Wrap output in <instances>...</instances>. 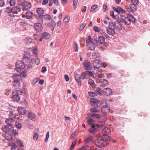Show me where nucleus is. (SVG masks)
Returning a JSON list of instances; mask_svg holds the SVG:
<instances>
[{
  "instance_id": "a18cd8bd",
  "label": "nucleus",
  "mask_w": 150,
  "mask_h": 150,
  "mask_svg": "<svg viewBox=\"0 0 150 150\" xmlns=\"http://www.w3.org/2000/svg\"><path fill=\"white\" fill-rule=\"evenodd\" d=\"M34 61L37 65H38L39 64L40 62V59L37 56H36L35 57V59H34Z\"/></svg>"
},
{
  "instance_id": "a211bd4d",
  "label": "nucleus",
  "mask_w": 150,
  "mask_h": 150,
  "mask_svg": "<svg viewBox=\"0 0 150 150\" xmlns=\"http://www.w3.org/2000/svg\"><path fill=\"white\" fill-rule=\"evenodd\" d=\"M102 111L103 112L109 113L110 112V108L107 105H104L101 108Z\"/></svg>"
},
{
  "instance_id": "393cba45",
  "label": "nucleus",
  "mask_w": 150,
  "mask_h": 150,
  "mask_svg": "<svg viewBox=\"0 0 150 150\" xmlns=\"http://www.w3.org/2000/svg\"><path fill=\"white\" fill-rule=\"evenodd\" d=\"M42 35V38L45 39H49L51 37L50 34L46 32L43 33Z\"/></svg>"
},
{
  "instance_id": "4be33fe9",
  "label": "nucleus",
  "mask_w": 150,
  "mask_h": 150,
  "mask_svg": "<svg viewBox=\"0 0 150 150\" xmlns=\"http://www.w3.org/2000/svg\"><path fill=\"white\" fill-rule=\"evenodd\" d=\"M136 5H132V6H130V8H129L127 10L130 13L132 12H135L137 10V7L136 6Z\"/></svg>"
},
{
  "instance_id": "1a4fd4ad",
  "label": "nucleus",
  "mask_w": 150,
  "mask_h": 150,
  "mask_svg": "<svg viewBox=\"0 0 150 150\" xmlns=\"http://www.w3.org/2000/svg\"><path fill=\"white\" fill-rule=\"evenodd\" d=\"M21 4H18L16 6L13 7V13L17 14L18 12H21Z\"/></svg>"
},
{
  "instance_id": "f03ea898",
  "label": "nucleus",
  "mask_w": 150,
  "mask_h": 150,
  "mask_svg": "<svg viewBox=\"0 0 150 150\" xmlns=\"http://www.w3.org/2000/svg\"><path fill=\"white\" fill-rule=\"evenodd\" d=\"M116 29L115 25L114 23L110 22L109 24V28L106 29L107 33L110 35L114 36L116 34L115 29Z\"/></svg>"
},
{
  "instance_id": "c9c22d12",
  "label": "nucleus",
  "mask_w": 150,
  "mask_h": 150,
  "mask_svg": "<svg viewBox=\"0 0 150 150\" xmlns=\"http://www.w3.org/2000/svg\"><path fill=\"white\" fill-rule=\"evenodd\" d=\"M91 104L93 103H100V101L96 99L93 98L91 99Z\"/></svg>"
},
{
  "instance_id": "e433bc0d",
  "label": "nucleus",
  "mask_w": 150,
  "mask_h": 150,
  "mask_svg": "<svg viewBox=\"0 0 150 150\" xmlns=\"http://www.w3.org/2000/svg\"><path fill=\"white\" fill-rule=\"evenodd\" d=\"M6 10L5 11V12L6 13H13V8H11L10 7H7L6 8Z\"/></svg>"
},
{
  "instance_id": "aec40b11",
  "label": "nucleus",
  "mask_w": 150,
  "mask_h": 150,
  "mask_svg": "<svg viewBox=\"0 0 150 150\" xmlns=\"http://www.w3.org/2000/svg\"><path fill=\"white\" fill-rule=\"evenodd\" d=\"M90 117L97 120H99L101 117V115L100 114L93 113L90 115Z\"/></svg>"
},
{
  "instance_id": "a878e982",
  "label": "nucleus",
  "mask_w": 150,
  "mask_h": 150,
  "mask_svg": "<svg viewBox=\"0 0 150 150\" xmlns=\"http://www.w3.org/2000/svg\"><path fill=\"white\" fill-rule=\"evenodd\" d=\"M110 15L112 17L113 19H117L118 17H120V16H123V15H118L117 14L115 15H114V12L113 11H110Z\"/></svg>"
},
{
  "instance_id": "13d9d810",
  "label": "nucleus",
  "mask_w": 150,
  "mask_h": 150,
  "mask_svg": "<svg viewBox=\"0 0 150 150\" xmlns=\"http://www.w3.org/2000/svg\"><path fill=\"white\" fill-rule=\"evenodd\" d=\"M38 136L39 135L37 133H35L33 136V139L35 140H36L38 139Z\"/></svg>"
},
{
  "instance_id": "423d86ee",
  "label": "nucleus",
  "mask_w": 150,
  "mask_h": 150,
  "mask_svg": "<svg viewBox=\"0 0 150 150\" xmlns=\"http://www.w3.org/2000/svg\"><path fill=\"white\" fill-rule=\"evenodd\" d=\"M22 11H24L30 9L32 5L31 3L29 2L24 1L21 4Z\"/></svg>"
},
{
  "instance_id": "ea45409f",
  "label": "nucleus",
  "mask_w": 150,
  "mask_h": 150,
  "mask_svg": "<svg viewBox=\"0 0 150 150\" xmlns=\"http://www.w3.org/2000/svg\"><path fill=\"white\" fill-rule=\"evenodd\" d=\"M111 132L110 129L109 128H104L102 130V133H109Z\"/></svg>"
},
{
  "instance_id": "f8f14e48",
  "label": "nucleus",
  "mask_w": 150,
  "mask_h": 150,
  "mask_svg": "<svg viewBox=\"0 0 150 150\" xmlns=\"http://www.w3.org/2000/svg\"><path fill=\"white\" fill-rule=\"evenodd\" d=\"M16 92L15 93L13 92V99L14 101L18 102L20 100V98L19 96L18 92L16 90Z\"/></svg>"
},
{
  "instance_id": "37998d69",
  "label": "nucleus",
  "mask_w": 150,
  "mask_h": 150,
  "mask_svg": "<svg viewBox=\"0 0 150 150\" xmlns=\"http://www.w3.org/2000/svg\"><path fill=\"white\" fill-rule=\"evenodd\" d=\"M9 145L12 146L11 150H13V149H16V147L18 148V146H16L15 144L13 142H11Z\"/></svg>"
},
{
  "instance_id": "58836bf2",
  "label": "nucleus",
  "mask_w": 150,
  "mask_h": 150,
  "mask_svg": "<svg viewBox=\"0 0 150 150\" xmlns=\"http://www.w3.org/2000/svg\"><path fill=\"white\" fill-rule=\"evenodd\" d=\"M90 111L91 112H99L97 108H91Z\"/></svg>"
},
{
  "instance_id": "f257e3e1",
  "label": "nucleus",
  "mask_w": 150,
  "mask_h": 150,
  "mask_svg": "<svg viewBox=\"0 0 150 150\" xmlns=\"http://www.w3.org/2000/svg\"><path fill=\"white\" fill-rule=\"evenodd\" d=\"M117 21L114 22L116 29L119 30H122V25H128L131 24V22L135 21V18L131 14L127 15L126 16H120L116 19Z\"/></svg>"
},
{
  "instance_id": "603ef678",
  "label": "nucleus",
  "mask_w": 150,
  "mask_h": 150,
  "mask_svg": "<svg viewBox=\"0 0 150 150\" xmlns=\"http://www.w3.org/2000/svg\"><path fill=\"white\" fill-rule=\"evenodd\" d=\"M88 94L90 96L92 97H94L95 96H96V95L95 93H93L92 92H88Z\"/></svg>"
},
{
  "instance_id": "9b49d317",
  "label": "nucleus",
  "mask_w": 150,
  "mask_h": 150,
  "mask_svg": "<svg viewBox=\"0 0 150 150\" xmlns=\"http://www.w3.org/2000/svg\"><path fill=\"white\" fill-rule=\"evenodd\" d=\"M34 28L37 32H40L43 29L42 24L39 23H36L35 24Z\"/></svg>"
},
{
  "instance_id": "b1692460",
  "label": "nucleus",
  "mask_w": 150,
  "mask_h": 150,
  "mask_svg": "<svg viewBox=\"0 0 150 150\" xmlns=\"http://www.w3.org/2000/svg\"><path fill=\"white\" fill-rule=\"evenodd\" d=\"M35 115L33 112H30L28 113V118L32 120H34L35 119Z\"/></svg>"
},
{
  "instance_id": "c85d7f7f",
  "label": "nucleus",
  "mask_w": 150,
  "mask_h": 150,
  "mask_svg": "<svg viewBox=\"0 0 150 150\" xmlns=\"http://www.w3.org/2000/svg\"><path fill=\"white\" fill-rule=\"evenodd\" d=\"M95 92L96 95L97 94L99 95H101L103 93V91L102 90L99 88H96L95 91Z\"/></svg>"
},
{
  "instance_id": "8fccbe9b",
  "label": "nucleus",
  "mask_w": 150,
  "mask_h": 150,
  "mask_svg": "<svg viewBox=\"0 0 150 150\" xmlns=\"http://www.w3.org/2000/svg\"><path fill=\"white\" fill-rule=\"evenodd\" d=\"M50 132H49L48 131L47 132L46 134V136L45 138V142H47L48 140V138L50 136Z\"/></svg>"
},
{
  "instance_id": "de8ad7c7",
  "label": "nucleus",
  "mask_w": 150,
  "mask_h": 150,
  "mask_svg": "<svg viewBox=\"0 0 150 150\" xmlns=\"http://www.w3.org/2000/svg\"><path fill=\"white\" fill-rule=\"evenodd\" d=\"M120 6H118L117 8H116L115 7H112L113 9L115 12H117V13L119 14V9Z\"/></svg>"
},
{
  "instance_id": "338daca9",
  "label": "nucleus",
  "mask_w": 150,
  "mask_h": 150,
  "mask_svg": "<svg viewBox=\"0 0 150 150\" xmlns=\"http://www.w3.org/2000/svg\"><path fill=\"white\" fill-rule=\"evenodd\" d=\"M47 71V68L45 66H43L42 67V69L41 70V72L42 73H44L46 71Z\"/></svg>"
},
{
  "instance_id": "bb28decb",
  "label": "nucleus",
  "mask_w": 150,
  "mask_h": 150,
  "mask_svg": "<svg viewBox=\"0 0 150 150\" xmlns=\"http://www.w3.org/2000/svg\"><path fill=\"white\" fill-rule=\"evenodd\" d=\"M44 9L41 8H39L37 9V12L39 16H42L44 14Z\"/></svg>"
},
{
  "instance_id": "dca6fc26",
  "label": "nucleus",
  "mask_w": 150,
  "mask_h": 150,
  "mask_svg": "<svg viewBox=\"0 0 150 150\" xmlns=\"http://www.w3.org/2000/svg\"><path fill=\"white\" fill-rule=\"evenodd\" d=\"M56 25L55 22L53 20L51 21L50 22L47 24V26L50 28L52 31L54 30V28L56 26Z\"/></svg>"
},
{
  "instance_id": "2eb2a0df",
  "label": "nucleus",
  "mask_w": 150,
  "mask_h": 150,
  "mask_svg": "<svg viewBox=\"0 0 150 150\" xmlns=\"http://www.w3.org/2000/svg\"><path fill=\"white\" fill-rule=\"evenodd\" d=\"M103 143V142L100 137L95 141V145L99 147H100Z\"/></svg>"
},
{
  "instance_id": "3c124183",
  "label": "nucleus",
  "mask_w": 150,
  "mask_h": 150,
  "mask_svg": "<svg viewBox=\"0 0 150 150\" xmlns=\"http://www.w3.org/2000/svg\"><path fill=\"white\" fill-rule=\"evenodd\" d=\"M76 144V142L75 141H74L72 142L71 145L70 146V149L71 150H72L74 148Z\"/></svg>"
},
{
  "instance_id": "ddd939ff",
  "label": "nucleus",
  "mask_w": 150,
  "mask_h": 150,
  "mask_svg": "<svg viewBox=\"0 0 150 150\" xmlns=\"http://www.w3.org/2000/svg\"><path fill=\"white\" fill-rule=\"evenodd\" d=\"M112 93V90L110 88H106L103 89V93L107 96L111 95Z\"/></svg>"
},
{
  "instance_id": "473e14b6",
  "label": "nucleus",
  "mask_w": 150,
  "mask_h": 150,
  "mask_svg": "<svg viewBox=\"0 0 150 150\" xmlns=\"http://www.w3.org/2000/svg\"><path fill=\"white\" fill-rule=\"evenodd\" d=\"M95 42V41L91 43L90 44H89L88 45L90 50H93L95 49L96 47L94 43Z\"/></svg>"
},
{
  "instance_id": "72a5a7b5",
  "label": "nucleus",
  "mask_w": 150,
  "mask_h": 150,
  "mask_svg": "<svg viewBox=\"0 0 150 150\" xmlns=\"http://www.w3.org/2000/svg\"><path fill=\"white\" fill-rule=\"evenodd\" d=\"M33 40L32 38L29 37H26L25 38V41L26 43L28 45L32 42Z\"/></svg>"
},
{
  "instance_id": "f3484780",
  "label": "nucleus",
  "mask_w": 150,
  "mask_h": 150,
  "mask_svg": "<svg viewBox=\"0 0 150 150\" xmlns=\"http://www.w3.org/2000/svg\"><path fill=\"white\" fill-rule=\"evenodd\" d=\"M95 41V42L97 43L98 42L97 40L95 39H92L91 37L90 36H88L86 38V42L87 44V45L90 44L93 42Z\"/></svg>"
},
{
  "instance_id": "6ab92c4d",
  "label": "nucleus",
  "mask_w": 150,
  "mask_h": 150,
  "mask_svg": "<svg viewBox=\"0 0 150 150\" xmlns=\"http://www.w3.org/2000/svg\"><path fill=\"white\" fill-rule=\"evenodd\" d=\"M18 110L19 114L22 115L25 114L26 113V110L25 108H18Z\"/></svg>"
},
{
  "instance_id": "69168bd1",
  "label": "nucleus",
  "mask_w": 150,
  "mask_h": 150,
  "mask_svg": "<svg viewBox=\"0 0 150 150\" xmlns=\"http://www.w3.org/2000/svg\"><path fill=\"white\" fill-rule=\"evenodd\" d=\"M94 83V82L93 80L91 79H89L88 83L89 85H93Z\"/></svg>"
},
{
  "instance_id": "7c9ffc66",
  "label": "nucleus",
  "mask_w": 150,
  "mask_h": 150,
  "mask_svg": "<svg viewBox=\"0 0 150 150\" xmlns=\"http://www.w3.org/2000/svg\"><path fill=\"white\" fill-rule=\"evenodd\" d=\"M98 39V42L101 44H102L104 43L105 38L103 36H99Z\"/></svg>"
},
{
  "instance_id": "f704fd0d",
  "label": "nucleus",
  "mask_w": 150,
  "mask_h": 150,
  "mask_svg": "<svg viewBox=\"0 0 150 150\" xmlns=\"http://www.w3.org/2000/svg\"><path fill=\"white\" fill-rule=\"evenodd\" d=\"M51 18V16L49 15V14H46L45 15H44L43 16V17H42V21H43L42 19L43 18V19L45 20V21H47L50 20Z\"/></svg>"
},
{
  "instance_id": "7ed1b4c3",
  "label": "nucleus",
  "mask_w": 150,
  "mask_h": 150,
  "mask_svg": "<svg viewBox=\"0 0 150 150\" xmlns=\"http://www.w3.org/2000/svg\"><path fill=\"white\" fill-rule=\"evenodd\" d=\"M100 128V126L99 124H92L91 127L88 130L90 133L94 134L99 131Z\"/></svg>"
},
{
  "instance_id": "774afa93",
  "label": "nucleus",
  "mask_w": 150,
  "mask_h": 150,
  "mask_svg": "<svg viewBox=\"0 0 150 150\" xmlns=\"http://www.w3.org/2000/svg\"><path fill=\"white\" fill-rule=\"evenodd\" d=\"M86 74V73H85L83 72L81 75L80 76V78L81 79H84V78Z\"/></svg>"
},
{
  "instance_id": "20e7f679",
  "label": "nucleus",
  "mask_w": 150,
  "mask_h": 150,
  "mask_svg": "<svg viewBox=\"0 0 150 150\" xmlns=\"http://www.w3.org/2000/svg\"><path fill=\"white\" fill-rule=\"evenodd\" d=\"M26 62L23 61H18L16 64V70L17 72H19L21 70L24 68Z\"/></svg>"
},
{
  "instance_id": "bf43d9fd",
  "label": "nucleus",
  "mask_w": 150,
  "mask_h": 150,
  "mask_svg": "<svg viewBox=\"0 0 150 150\" xmlns=\"http://www.w3.org/2000/svg\"><path fill=\"white\" fill-rule=\"evenodd\" d=\"M76 81L78 83V85L79 86H81V81L80 80V78H79V79H75Z\"/></svg>"
},
{
  "instance_id": "9d476101",
  "label": "nucleus",
  "mask_w": 150,
  "mask_h": 150,
  "mask_svg": "<svg viewBox=\"0 0 150 150\" xmlns=\"http://www.w3.org/2000/svg\"><path fill=\"white\" fill-rule=\"evenodd\" d=\"M100 137L101 139L104 142H108L110 140V137L106 134L102 133V134L100 136Z\"/></svg>"
},
{
  "instance_id": "4d7b16f0",
  "label": "nucleus",
  "mask_w": 150,
  "mask_h": 150,
  "mask_svg": "<svg viewBox=\"0 0 150 150\" xmlns=\"http://www.w3.org/2000/svg\"><path fill=\"white\" fill-rule=\"evenodd\" d=\"M13 116L14 119L19 120L21 117V116L19 115H13Z\"/></svg>"
},
{
  "instance_id": "0eeeda50",
  "label": "nucleus",
  "mask_w": 150,
  "mask_h": 150,
  "mask_svg": "<svg viewBox=\"0 0 150 150\" xmlns=\"http://www.w3.org/2000/svg\"><path fill=\"white\" fill-rule=\"evenodd\" d=\"M93 64L94 66L95 70H98V69L102 67V62L98 59L93 61Z\"/></svg>"
},
{
  "instance_id": "0e129e2a",
  "label": "nucleus",
  "mask_w": 150,
  "mask_h": 150,
  "mask_svg": "<svg viewBox=\"0 0 150 150\" xmlns=\"http://www.w3.org/2000/svg\"><path fill=\"white\" fill-rule=\"evenodd\" d=\"M5 4L4 0H0V7L3 6Z\"/></svg>"
},
{
  "instance_id": "4468645a",
  "label": "nucleus",
  "mask_w": 150,
  "mask_h": 150,
  "mask_svg": "<svg viewBox=\"0 0 150 150\" xmlns=\"http://www.w3.org/2000/svg\"><path fill=\"white\" fill-rule=\"evenodd\" d=\"M12 127H10L8 126V125H6L4 127H3L1 128V129L5 133H10V131H11Z\"/></svg>"
},
{
  "instance_id": "cd10ccee",
  "label": "nucleus",
  "mask_w": 150,
  "mask_h": 150,
  "mask_svg": "<svg viewBox=\"0 0 150 150\" xmlns=\"http://www.w3.org/2000/svg\"><path fill=\"white\" fill-rule=\"evenodd\" d=\"M17 90L18 92V93H19V94H23V95H25L26 94L28 93V91H27V90L25 88H23L21 90Z\"/></svg>"
},
{
  "instance_id": "864d4df0",
  "label": "nucleus",
  "mask_w": 150,
  "mask_h": 150,
  "mask_svg": "<svg viewBox=\"0 0 150 150\" xmlns=\"http://www.w3.org/2000/svg\"><path fill=\"white\" fill-rule=\"evenodd\" d=\"M70 20V17L67 16L64 19L63 21L64 23H67Z\"/></svg>"
},
{
  "instance_id": "2f4dec72",
  "label": "nucleus",
  "mask_w": 150,
  "mask_h": 150,
  "mask_svg": "<svg viewBox=\"0 0 150 150\" xmlns=\"http://www.w3.org/2000/svg\"><path fill=\"white\" fill-rule=\"evenodd\" d=\"M83 64L86 67V69H87L91 66V63L90 62L87 60L85 61L83 63Z\"/></svg>"
},
{
  "instance_id": "09e8293b",
  "label": "nucleus",
  "mask_w": 150,
  "mask_h": 150,
  "mask_svg": "<svg viewBox=\"0 0 150 150\" xmlns=\"http://www.w3.org/2000/svg\"><path fill=\"white\" fill-rule=\"evenodd\" d=\"M86 147L87 148V149L86 150H98L97 148H94L91 146H86Z\"/></svg>"
},
{
  "instance_id": "39448f33",
  "label": "nucleus",
  "mask_w": 150,
  "mask_h": 150,
  "mask_svg": "<svg viewBox=\"0 0 150 150\" xmlns=\"http://www.w3.org/2000/svg\"><path fill=\"white\" fill-rule=\"evenodd\" d=\"M23 60L24 62H26L25 65L28 66V69H31L33 67L32 65L34 62V59H30L28 57H24Z\"/></svg>"
},
{
  "instance_id": "c03bdc74",
  "label": "nucleus",
  "mask_w": 150,
  "mask_h": 150,
  "mask_svg": "<svg viewBox=\"0 0 150 150\" xmlns=\"http://www.w3.org/2000/svg\"><path fill=\"white\" fill-rule=\"evenodd\" d=\"M131 1L133 5H137L139 4V0H131Z\"/></svg>"
},
{
  "instance_id": "79ce46f5",
  "label": "nucleus",
  "mask_w": 150,
  "mask_h": 150,
  "mask_svg": "<svg viewBox=\"0 0 150 150\" xmlns=\"http://www.w3.org/2000/svg\"><path fill=\"white\" fill-rule=\"evenodd\" d=\"M17 144L19 145L21 147V148L24 147L23 143L21 140L19 139H17Z\"/></svg>"
},
{
  "instance_id": "6e6552de",
  "label": "nucleus",
  "mask_w": 150,
  "mask_h": 150,
  "mask_svg": "<svg viewBox=\"0 0 150 150\" xmlns=\"http://www.w3.org/2000/svg\"><path fill=\"white\" fill-rule=\"evenodd\" d=\"M13 78L14 81L12 83L13 87L16 89L19 88L20 87L21 84L17 77L14 76H13Z\"/></svg>"
},
{
  "instance_id": "c756f323",
  "label": "nucleus",
  "mask_w": 150,
  "mask_h": 150,
  "mask_svg": "<svg viewBox=\"0 0 150 150\" xmlns=\"http://www.w3.org/2000/svg\"><path fill=\"white\" fill-rule=\"evenodd\" d=\"M12 137L13 135L12 134L5 133V138L7 140L10 141L11 140Z\"/></svg>"
},
{
  "instance_id": "5fc2aeb1",
  "label": "nucleus",
  "mask_w": 150,
  "mask_h": 150,
  "mask_svg": "<svg viewBox=\"0 0 150 150\" xmlns=\"http://www.w3.org/2000/svg\"><path fill=\"white\" fill-rule=\"evenodd\" d=\"M10 4L11 6L15 5L16 4L15 0H10Z\"/></svg>"
},
{
  "instance_id": "49530a36",
  "label": "nucleus",
  "mask_w": 150,
  "mask_h": 150,
  "mask_svg": "<svg viewBox=\"0 0 150 150\" xmlns=\"http://www.w3.org/2000/svg\"><path fill=\"white\" fill-rule=\"evenodd\" d=\"M98 7V6L96 4H94L92 6L90 10V11L91 12H92L95 9H96Z\"/></svg>"
},
{
  "instance_id": "412c9836",
  "label": "nucleus",
  "mask_w": 150,
  "mask_h": 150,
  "mask_svg": "<svg viewBox=\"0 0 150 150\" xmlns=\"http://www.w3.org/2000/svg\"><path fill=\"white\" fill-rule=\"evenodd\" d=\"M94 73L96 74H98V75H100L101 76L99 77L100 78L103 77V75L104 72L101 70H99L98 69V70H95L93 71Z\"/></svg>"
},
{
  "instance_id": "a19ab883",
  "label": "nucleus",
  "mask_w": 150,
  "mask_h": 150,
  "mask_svg": "<svg viewBox=\"0 0 150 150\" xmlns=\"http://www.w3.org/2000/svg\"><path fill=\"white\" fill-rule=\"evenodd\" d=\"M11 133L15 135H16L18 134V131H16V130H14L13 128L12 127L10 134H11Z\"/></svg>"
},
{
  "instance_id": "e2e57ef3",
  "label": "nucleus",
  "mask_w": 150,
  "mask_h": 150,
  "mask_svg": "<svg viewBox=\"0 0 150 150\" xmlns=\"http://www.w3.org/2000/svg\"><path fill=\"white\" fill-rule=\"evenodd\" d=\"M74 43H75L74 44V50L75 52H77L78 50V46L77 44V43L74 42Z\"/></svg>"
},
{
  "instance_id": "6e6d98bb",
  "label": "nucleus",
  "mask_w": 150,
  "mask_h": 150,
  "mask_svg": "<svg viewBox=\"0 0 150 150\" xmlns=\"http://www.w3.org/2000/svg\"><path fill=\"white\" fill-rule=\"evenodd\" d=\"M78 1V0H73V5L74 9H75L76 8V6L77 5Z\"/></svg>"
},
{
  "instance_id": "052dcab7",
  "label": "nucleus",
  "mask_w": 150,
  "mask_h": 150,
  "mask_svg": "<svg viewBox=\"0 0 150 150\" xmlns=\"http://www.w3.org/2000/svg\"><path fill=\"white\" fill-rule=\"evenodd\" d=\"M86 26L85 23H83L82 25H81L79 28V31H81L82 30V29L84 28V27Z\"/></svg>"
},
{
  "instance_id": "680f3d73",
  "label": "nucleus",
  "mask_w": 150,
  "mask_h": 150,
  "mask_svg": "<svg viewBox=\"0 0 150 150\" xmlns=\"http://www.w3.org/2000/svg\"><path fill=\"white\" fill-rule=\"evenodd\" d=\"M16 127L18 129H20L21 127V123H16Z\"/></svg>"
},
{
  "instance_id": "4c0bfd02",
  "label": "nucleus",
  "mask_w": 150,
  "mask_h": 150,
  "mask_svg": "<svg viewBox=\"0 0 150 150\" xmlns=\"http://www.w3.org/2000/svg\"><path fill=\"white\" fill-rule=\"evenodd\" d=\"M93 138L92 136H90L86 139L85 140V143H88L91 141L92 139Z\"/></svg>"
},
{
  "instance_id": "5701e85b",
  "label": "nucleus",
  "mask_w": 150,
  "mask_h": 150,
  "mask_svg": "<svg viewBox=\"0 0 150 150\" xmlns=\"http://www.w3.org/2000/svg\"><path fill=\"white\" fill-rule=\"evenodd\" d=\"M26 18L27 19H29L32 18L33 16V13L31 11H27L25 13Z\"/></svg>"
}]
</instances>
